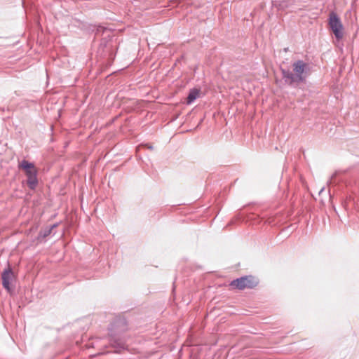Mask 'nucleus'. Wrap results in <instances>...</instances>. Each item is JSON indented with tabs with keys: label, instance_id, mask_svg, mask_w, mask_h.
I'll use <instances>...</instances> for the list:
<instances>
[{
	"label": "nucleus",
	"instance_id": "f257e3e1",
	"mask_svg": "<svg viewBox=\"0 0 359 359\" xmlns=\"http://www.w3.org/2000/svg\"><path fill=\"white\" fill-rule=\"evenodd\" d=\"M293 72L290 69L280 68L283 79L290 86L304 83L310 70L309 65L302 60L293 62Z\"/></svg>",
	"mask_w": 359,
	"mask_h": 359
},
{
	"label": "nucleus",
	"instance_id": "f03ea898",
	"mask_svg": "<svg viewBox=\"0 0 359 359\" xmlns=\"http://www.w3.org/2000/svg\"><path fill=\"white\" fill-rule=\"evenodd\" d=\"M19 168L25 171L28 187L31 190H34L39 183L37 177L38 170L34 164L27 160H22L19 164Z\"/></svg>",
	"mask_w": 359,
	"mask_h": 359
},
{
	"label": "nucleus",
	"instance_id": "7ed1b4c3",
	"mask_svg": "<svg viewBox=\"0 0 359 359\" xmlns=\"http://www.w3.org/2000/svg\"><path fill=\"white\" fill-rule=\"evenodd\" d=\"M328 25L337 41L344 37V25L339 15L334 11L329 15Z\"/></svg>",
	"mask_w": 359,
	"mask_h": 359
},
{
	"label": "nucleus",
	"instance_id": "20e7f679",
	"mask_svg": "<svg viewBox=\"0 0 359 359\" xmlns=\"http://www.w3.org/2000/svg\"><path fill=\"white\" fill-rule=\"evenodd\" d=\"M259 284V280L253 276H244L233 280L230 285L236 289L243 290L244 289H253Z\"/></svg>",
	"mask_w": 359,
	"mask_h": 359
},
{
	"label": "nucleus",
	"instance_id": "39448f33",
	"mask_svg": "<svg viewBox=\"0 0 359 359\" xmlns=\"http://www.w3.org/2000/svg\"><path fill=\"white\" fill-rule=\"evenodd\" d=\"M14 278L13 272L11 266L8 265L1 273L2 285L8 292L11 290V281Z\"/></svg>",
	"mask_w": 359,
	"mask_h": 359
},
{
	"label": "nucleus",
	"instance_id": "423d86ee",
	"mask_svg": "<svg viewBox=\"0 0 359 359\" xmlns=\"http://www.w3.org/2000/svg\"><path fill=\"white\" fill-rule=\"evenodd\" d=\"M200 95V90L196 88H191L189 90V93L188 94L187 98V103L188 104H191L194 102Z\"/></svg>",
	"mask_w": 359,
	"mask_h": 359
},
{
	"label": "nucleus",
	"instance_id": "0eeeda50",
	"mask_svg": "<svg viewBox=\"0 0 359 359\" xmlns=\"http://www.w3.org/2000/svg\"><path fill=\"white\" fill-rule=\"evenodd\" d=\"M52 232V228L46 227L43 229H41L39 233L38 238H45L48 236Z\"/></svg>",
	"mask_w": 359,
	"mask_h": 359
},
{
	"label": "nucleus",
	"instance_id": "6e6552de",
	"mask_svg": "<svg viewBox=\"0 0 359 359\" xmlns=\"http://www.w3.org/2000/svg\"><path fill=\"white\" fill-rule=\"evenodd\" d=\"M119 325H123L124 327H126V322L125 320H120L114 323V326H118Z\"/></svg>",
	"mask_w": 359,
	"mask_h": 359
},
{
	"label": "nucleus",
	"instance_id": "1a4fd4ad",
	"mask_svg": "<svg viewBox=\"0 0 359 359\" xmlns=\"http://www.w3.org/2000/svg\"><path fill=\"white\" fill-rule=\"evenodd\" d=\"M337 175V172H334V174H332V175L331 176V179L327 182V184H331L332 183V180L336 177Z\"/></svg>",
	"mask_w": 359,
	"mask_h": 359
},
{
	"label": "nucleus",
	"instance_id": "9d476101",
	"mask_svg": "<svg viewBox=\"0 0 359 359\" xmlns=\"http://www.w3.org/2000/svg\"><path fill=\"white\" fill-rule=\"evenodd\" d=\"M117 346L119 347V348H123L124 347V344L122 341H118L117 343Z\"/></svg>",
	"mask_w": 359,
	"mask_h": 359
},
{
	"label": "nucleus",
	"instance_id": "9b49d317",
	"mask_svg": "<svg viewBox=\"0 0 359 359\" xmlns=\"http://www.w3.org/2000/svg\"><path fill=\"white\" fill-rule=\"evenodd\" d=\"M56 226H57V224H53L52 226H48V228H52V230L55 228Z\"/></svg>",
	"mask_w": 359,
	"mask_h": 359
},
{
	"label": "nucleus",
	"instance_id": "f8f14e48",
	"mask_svg": "<svg viewBox=\"0 0 359 359\" xmlns=\"http://www.w3.org/2000/svg\"><path fill=\"white\" fill-rule=\"evenodd\" d=\"M325 190V187H323L320 191H319V194H320L323 191Z\"/></svg>",
	"mask_w": 359,
	"mask_h": 359
},
{
	"label": "nucleus",
	"instance_id": "ddd939ff",
	"mask_svg": "<svg viewBox=\"0 0 359 359\" xmlns=\"http://www.w3.org/2000/svg\"><path fill=\"white\" fill-rule=\"evenodd\" d=\"M148 148L150 149H152L153 147L152 146H149V147H148Z\"/></svg>",
	"mask_w": 359,
	"mask_h": 359
}]
</instances>
